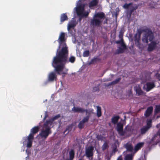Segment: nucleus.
<instances>
[{
    "label": "nucleus",
    "instance_id": "28",
    "mask_svg": "<svg viewBox=\"0 0 160 160\" xmlns=\"http://www.w3.org/2000/svg\"><path fill=\"white\" fill-rule=\"evenodd\" d=\"M123 35L122 33H120L119 36L121 38L120 40V41H118L116 42V43H120L122 46H123V42H122V37Z\"/></svg>",
    "mask_w": 160,
    "mask_h": 160
},
{
    "label": "nucleus",
    "instance_id": "11",
    "mask_svg": "<svg viewBox=\"0 0 160 160\" xmlns=\"http://www.w3.org/2000/svg\"><path fill=\"white\" fill-rule=\"evenodd\" d=\"M155 87L154 83L152 82H148L143 87L144 89L147 91H148Z\"/></svg>",
    "mask_w": 160,
    "mask_h": 160
},
{
    "label": "nucleus",
    "instance_id": "1",
    "mask_svg": "<svg viewBox=\"0 0 160 160\" xmlns=\"http://www.w3.org/2000/svg\"><path fill=\"white\" fill-rule=\"evenodd\" d=\"M65 33L61 32L58 39V42L59 43V48H61V51L58 52V57L56 59H54L55 63H65L67 62L66 57L68 55V49L65 43Z\"/></svg>",
    "mask_w": 160,
    "mask_h": 160
},
{
    "label": "nucleus",
    "instance_id": "22",
    "mask_svg": "<svg viewBox=\"0 0 160 160\" xmlns=\"http://www.w3.org/2000/svg\"><path fill=\"white\" fill-rule=\"evenodd\" d=\"M97 115L98 117H99L101 116V108L99 106H97Z\"/></svg>",
    "mask_w": 160,
    "mask_h": 160
},
{
    "label": "nucleus",
    "instance_id": "13",
    "mask_svg": "<svg viewBox=\"0 0 160 160\" xmlns=\"http://www.w3.org/2000/svg\"><path fill=\"white\" fill-rule=\"evenodd\" d=\"M77 24V22L75 20L74 18H73L68 23V31L70 29L73 28Z\"/></svg>",
    "mask_w": 160,
    "mask_h": 160
},
{
    "label": "nucleus",
    "instance_id": "34",
    "mask_svg": "<svg viewBox=\"0 0 160 160\" xmlns=\"http://www.w3.org/2000/svg\"><path fill=\"white\" fill-rule=\"evenodd\" d=\"M130 128H131L129 126H127L126 127V131H127L128 132L129 131V129Z\"/></svg>",
    "mask_w": 160,
    "mask_h": 160
},
{
    "label": "nucleus",
    "instance_id": "6",
    "mask_svg": "<svg viewBox=\"0 0 160 160\" xmlns=\"http://www.w3.org/2000/svg\"><path fill=\"white\" fill-rule=\"evenodd\" d=\"M38 127H35L31 130V133L26 138H24L25 141L23 142V146L26 145L28 148H30L32 145V143L33 139V134L37 133L39 130Z\"/></svg>",
    "mask_w": 160,
    "mask_h": 160
},
{
    "label": "nucleus",
    "instance_id": "32",
    "mask_svg": "<svg viewBox=\"0 0 160 160\" xmlns=\"http://www.w3.org/2000/svg\"><path fill=\"white\" fill-rule=\"evenodd\" d=\"M89 54V52L88 51H86L83 53L84 57H87Z\"/></svg>",
    "mask_w": 160,
    "mask_h": 160
},
{
    "label": "nucleus",
    "instance_id": "31",
    "mask_svg": "<svg viewBox=\"0 0 160 160\" xmlns=\"http://www.w3.org/2000/svg\"><path fill=\"white\" fill-rule=\"evenodd\" d=\"M120 78H118V79H116L115 81L112 82L110 84V85H112L115 84L117 83L118 82H119V81H120Z\"/></svg>",
    "mask_w": 160,
    "mask_h": 160
},
{
    "label": "nucleus",
    "instance_id": "37",
    "mask_svg": "<svg viewBox=\"0 0 160 160\" xmlns=\"http://www.w3.org/2000/svg\"><path fill=\"white\" fill-rule=\"evenodd\" d=\"M45 116L44 118V119H45L48 116L47 113V112H45Z\"/></svg>",
    "mask_w": 160,
    "mask_h": 160
},
{
    "label": "nucleus",
    "instance_id": "8",
    "mask_svg": "<svg viewBox=\"0 0 160 160\" xmlns=\"http://www.w3.org/2000/svg\"><path fill=\"white\" fill-rule=\"evenodd\" d=\"M144 144V143L143 142H139L135 145L134 149H133L132 146L131 144H127L126 145V148L127 151L132 152L134 151V153H135L140 149L143 146Z\"/></svg>",
    "mask_w": 160,
    "mask_h": 160
},
{
    "label": "nucleus",
    "instance_id": "21",
    "mask_svg": "<svg viewBox=\"0 0 160 160\" xmlns=\"http://www.w3.org/2000/svg\"><path fill=\"white\" fill-rule=\"evenodd\" d=\"M131 5L132 4L131 3H129V4H125L123 6V8H128L130 9V10L132 11L134 10H135L137 8V7H136L135 8L133 7V9H131Z\"/></svg>",
    "mask_w": 160,
    "mask_h": 160
},
{
    "label": "nucleus",
    "instance_id": "10",
    "mask_svg": "<svg viewBox=\"0 0 160 160\" xmlns=\"http://www.w3.org/2000/svg\"><path fill=\"white\" fill-rule=\"evenodd\" d=\"M152 120L151 119L147 120V125L146 127H144L141 129V133L142 134L144 133L151 126Z\"/></svg>",
    "mask_w": 160,
    "mask_h": 160
},
{
    "label": "nucleus",
    "instance_id": "2",
    "mask_svg": "<svg viewBox=\"0 0 160 160\" xmlns=\"http://www.w3.org/2000/svg\"><path fill=\"white\" fill-rule=\"evenodd\" d=\"M58 53L57 54L56 56L54 58L53 62L52 63V65L53 67L55 68V71L57 72L59 74L62 75V76L64 77L65 74H67V72L68 71V69L66 68L65 66V64L68 61L71 62V63H73L75 60V58L74 57L71 56L69 59V60H67V56L66 57L67 62L65 63H58L55 64V60L54 59L56 60L58 57Z\"/></svg>",
    "mask_w": 160,
    "mask_h": 160
},
{
    "label": "nucleus",
    "instance_id": "19",
    "mask_svg": "<svg viewBox=\"0 0 160 160\" xmlns=\"http://www.w3.org/2000/svg\"><path fill=\"white\" fill-rule=\"evenodd\" d=\"M134 89L136 91L137 94H138V95H139L142 94V92L139 85H136L134 87Z\"/></svg>",
    "mask_w": 160,
    "mask_h": 160
},
{
    "label": "nucleus",
    "instance_id": "14",
    "mask_svg": "<svg viewBox=\"0 0 160 160\" xmlns=\"http://www.w3.org/2000/svg\"><path fill=\"white\" fill-rule=\"evenodd\" d=\"M56 78V75L54 72H51L48 75V80L49 81H52Z\"/></svg>",
    "mask_w": 160,
    "mask_h": 160
},
{
    "label": "nucleus",
    "instance_id": "24",
    "mask_svg": "<svg viewBox=\"0 0 160 160\" xmlns=\"http://www.w3.org/2000/svg\"><path fill=\"white\" fill-rule=\"evenodd\" d=\"M133 155L132 154H128L125 157V160H132Z\"/></svg>",
    "mask_w": 160,
    "mask_h": 160
},
{
    "label": "nucleus",
    "instance_id": "27",
    "mask_svg": "<svg viewBox=\"0 0 160 160\" xmlns=\"http://www.w3.org/2000/svg\"><path fill=\"white\" fill-rule=\"evenodd\" d=\"M67 19L68 17L65 14H63L61 15V21L62 22H63L65 20H67Z\"/></svg>",
    "mask_w": 160,
    "mask_h": 160
},
{
    "label": "nucleus",
    "instance_id": "9",
    "mask_svg": "<svg viewBox=\"0 0 160 160\" xmlns=\"http://www.w3.org/2000/svg\"><path fill=\"white\" fill-rule=\"evenodd\" d=\"M125 121L124 120H122L120 122L118 123L116 128L117 130L118 133L121 135L124 134V132L123 131V125L125 123Z\"/></svg>",
    "mask_w": 160,
    "mask_h": 160
},
{
    "label": "nucleus",
    "instance_id": "20",
    "mask_svg": "<svg viewBox=\"0 0 160 160\" xmlns=\"http://www.w3.org/2000/svg\"><path fill=\"white\" fill-rule=\"evenodd\" d=\"M153 110L152 107H151L148 108L147 110L146 113L145 114V116L148 117V116L152 113Z\"/></svg>",
    "mask_w": 160,
    "mask_h": 160
},
{
    "label": "nucleus",
    "instance_id": "38",
    "mask_svg": "<svg viewBox=\"0 0 160 160\" xmlns=\"http://www.w3.org/2000/svg\"><path fill=\"white\" fill-rule=\"evenodd\" d=\"M79 160H84L83 159L81 158V159H80Z\"/></svg>",
    "mask_w": 160,
    "mask_h": 160
},
{
    "label": "nucleus",
    "instance_id": "5",
    "mask_svg": "<svg viewBox=\"0 0 160 160\" xmlns=\"http://www.w3.org/2000/svg\"><path fill=\"white\" fill-rule=\"evenodd\" d=\"M81 0H79L77 3L76 6L73 10V12L74 13H76L79 16H87L89 12L85 11V5L82 3Z\"/></svg>",
    "mask_w": 160,
    "mask_h": 160
},
{
    "label": "nucleus",
    "instance_id": "18",
    "mask_svg": "<svg viewBox=\"0 0 160 160\" xmlns=\"http://www.w3.org/2000/svg\"><path fill=\"white\" fill-rule=\"evenodd\" d=\"M156 127L158 129V130L157 133L154 136L152 140H154L157 138H160V123L158 124Z\"/></svg>",
    "mask_w": 160,
    "mask_h": 160
},
{
    "label": "nucleus",
    "instance_id": "7",
    "mask_svg": "<svg viewBox=\"0 0 160 160\" xmlns=\"http://www.w3.org/2000/svg\"><path fill=\"white\" fill-rule=\"evenodd\" d=\"M104 14L102 12L97 13L94 16L93 19L91 21V23L94 26L100 25L104 18Z\"/></svg>",
    "mask_w": 160,
    "mask_h": 160
},
{
    "label": "nucleus",
    "instance_id": "16",
    "mask_svg": "<svg viewBox=\"0 0 160 160\" xmlns=\"http://www.w3.org/2000/svg\"><path fill=\"white\" fill-rule=\"evenodd\" d=\"M157 43L154 42H152L149 45V47L148 48V50L149 51H151L154 49L156 46L157 45Z\"/></svg>",
    "mask_w": 160,
    "mask_h": 160
},
{
    "label": "nucleus",
    "instance_id": "12",
    "mask_svg": "<svg viewBox=\"0 0 160 160\" xmlns=\"http://www.w3.org/2000/svg\"><path fill=\"white\" fill-rule=\"evenodd\" d=\"M93 149V147L92 146H90L86 149L85 153L87 157H89L92 155Z\"/></svg>",
    "mask_w": 160,
    "mask_h": 160
},
{
    "label": "nucleus",
    "instance_id": "36",
    "mask_svg": "<svg viewBox=\"0 0 160 160\" xmlns=\"http://www.w3.org/2000/svg\"><path fill=\"white\" fill-rule=\"evenodd\" d=\"M117 160H122L121 156H119L117 159Z\"/></svg>",
    "mask_w": 160,
    "mask_h": 160
},
{
    "label": "nucleus",
    "instance_id": "33",
    "mask_svg": "<svg viewBox=\"0 0 160 160\" xmlns=\"http://www.w3.org/2000/svg\"><path fill=\"white\" fill-rule=\"evenodd\" d=\"M108 147V145L106 143H104L102 146V149L105 150Z\"/></svg>",
    "mask_w": 160,
    "mask_h": 160
},
{
    "label": "nucleus",
    "instance_id": "15",
    "mask_svg": "<svg viewBox=\"0 0 160 160\" xmlns=\"http://www.w3.org/2000/svg\"><path fill=\"white\" fill-rule=\"evenodd\" d=\"M72 110L73 112H78L81 113H83L85 111V110L82 108L75 107H74L72 108Z\"/></svg>",
    "mask_w": 160,
    "mask_h": 160
},
{
    "label": "nucleus",
    "instance_id": "26",
    "mask_svg": "<svg viewBox=\"0 0 160 160\" xmlns=\"http://www.w3.org/2000/svg\"><path fill=\"white\" fill-rule=\"evenodd\" d=\"M69 156H70V160H72L73 158L74 157V152L73 150H71L69 153Z\"/></svg>",
    "mask_w": 160,
    "mask_h": 160
},
{
    "label": "nucleus",
    "instance_id": "35",
    "mask_svg": "<svg viewBox=\"0 0 160 160\" xmlns=\"http://www.w3.org/2000/svg\"><path fill=\"white\" fill-rule=\"evenodd\" d=\"M156 76L158 77V78L160 81V74H157L156 75Z\"/></svg>",
    "mask_w": 160,
    "mask_h": 160
},
{
    "label": "nucleus",
    "instance_id": "23",
    "mask_svg": "<svg viewBox=\"0 0 160 160\" xmlns=\"http://www.w3.org/2000/svg\"><path fill=\"white\" fill-rule=\"evenodd\" d=\"M97 4L98 1L97 0H93L89 3V7L91 8L93 6L96 5Z\"/></svg>",
    "mask_w": 160,
    "mask_h": 160
},
{
    "label": "nucleus",
    "instance_id": "30",
    "mask_svg": "<svg viewBox=\"0 0 160 160\" xmlns=\"http://www.w3.org/2000/svg\"><path fill=\"white\" fill-rule=\"evenodd\" d=\"M160 112V105L156 106L155 110L156 113H158Z\"/></svg>",
    "mask_w": 160,
    "mask_h": 160
},
{
    "label": "nucleus",
    "instance_id": "17",
    "mask_svg": "<svg viewBox=\"0 0 160 160\" xmlns=\"http://www.w3.org/2000/svg\"><path fill=\"white\" fill-rule=\"evenodd\" d=\"M88 116H87V117L84 118L79 123L78 125V127L80 129L82 128L83 127L84 123L87 121L88 120Z\"/></svg>",
    "mask_w": 160,
    "mask_h": 160
},
{
    "label": "nucleus",
    "instance_id": "39",
    "mask_svg": "<svg viewBox=\"0 0 160 160\" xmlns=\"http://www.w3.org/2000/svg\"><path fill=\"white\" fill-rule=\"evenodd\" d=\"M97 138L98 139H99V138L98 137H97Z\"/></svg>",
    "mask_w": 160,
    "mask_h": 160
},
{
    "label": "nucleus",
    "instance_id": "3",
    "mask_svg": "<svg viewBox=\"0 0 160 160\" xmlns=\"http://www.w3.org/2000/svg\"><path fill=\"white\" fill-rule=\"evenodd\" d=\"M141 33L138 32L134 37V41L136 45L139 48H142L148 42V40L151 41L153 38V35L152 32L149 30L148 29L144 32V36L142 39L143 44H140Z\"/></svg>",
    "mask_w": 160,
    "mask_h": 160
},
{
    "label": "nucleus",
    "instance_id": "25",
    "mask_svg": "<svg viewBox=\"0 0 160 160\" xmlns=\"http://www.w3.org/2000/svg\"><path fill=\"white\" fill-rule=\"evenodd\" d=\"M119 118V117L118 116H115L112 118V121L113 123L116 124L118 121Z\"/></svg>",
    "mask_w": 160,
    "mask_h": 160
},
{
    "label": "nucleus",
    "instance_id": "29",
    "mask_svg": "<svg viewBox=\"0 0 160 160\" xmlns=\"http://www.w3.org/2000/svg\"><path fill=\"white\" fill-rule=\"evenodd\" d=\"M87 115H89L93 113L94 110L92 109H89L85 111Z\"/></svg>",
    "mask_w": 160,
    "mask_h": 160
},
{
    "label": "nucleus",
    "instance_id": "4",
    "mask_svg": "<svg viewBox=\"0 0 160 160\" xmlns=\"http://www.w3.org/2000/svg\"><path fill=\"white\" fill-rule=\"evenodd\" d=\"M60 117V115H58L54 117L53 118L46 122L44 124L42 130L39 134L42 137L46 138L48 135L51 133L50 129L53 126L54 121Z\"/></svg>",
    "mask_w": 160,
    "mask_h": 160
}]
</instances>
